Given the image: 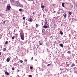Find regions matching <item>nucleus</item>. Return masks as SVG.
I'll return each mask as SVG.
<instances>
[{
  "mask_svg": "<svg viewBox=\"0 0 77 77\" xmlns=\"http://www.w3.org/2000/svg\"><path fill=\"white\" fill-rule=\"evenodd\" d=\"M19 11L21 12V11H22V9H21V8H20V9H19Z\"/></svg>",
  "mask_w": 77,
  "mask_h": 77,
  "instance_id": "nucleus-20",
  "label": "nucleus"
},
{
  "mask_svg": "<svg viewBox=\"0 0 77 77\" xmlns=\"http://www.w3.org/2000/svg\"><path fill=\"white\" fill-rule=\"evenodd\" d=\"M29 22H32V21H33V19L32 18H29Z\"/></svg>",
  "mask_w": 77,
  "mask_h": 77,
  "instance_id": "nucleus-5",
  "label": "nucleus"
},
{
  "mask_svg": "<svg viewBox=\"0 0 77 77\" xmlns=\"http://www.w3.org/2000/svg\"><path fill=\"white\" fill-rule=\"evenodd\" d=\"M7 8L9 10V11L10 10V6H7Z\"/></svg>",
  "mask_w": 77,
  "mask_h": 77,
  "instance_id": "nucleus-7",
  "label": "nucleus"
},
{
  "mask_svg": "<svg viewBox=\"0 0 77 77\" xmlns=\"http://www.w3.org/2000/svg\"><path fill=\"white\" fill-rule=\"evenodd\" d=\"M55 6V5H54V4H53V6Z\"/></svg>",
  "mask_w": 77,
  "mask_h": 77,
  "instance_id": "nucleus-33",
  "label": "nucleus"
},
{
  "mask_svg": "<svg viewBox=\"0 0 77 77\" xmlns=\"http://www.w3.org/2000/svg\"><path fill=\"white\" fill-rule=\"evenodd\" d=\"M15 32V30H14V32Z\"/></svg>",
  "mask_w": 77,
  "mask_h": 77,
  "instance_id": "nucleus-37",
  "label": "nucleus"
},
{
  "mask_svg": "<svg viewBox=\"0 0 77 77\" xmlns=\"http://www.w3.org/2000/svg\"><path fill=\"white\" fill-rule=\"evenodd\" d=\"M5 74H6L7 75H9V73L7 72H5Z\"/></svg>",
  "mask_w": 77,
  "mask_h": 77,
  "instance_id": "nucleus-11",
  "label": "nucleus"
},
{
  "mask_svg": "<svg viewBox=\"0 0 77 77\" xmlns=\"http://www.w3.org/2000/svg\"><path fill=\"white\" fill-rule=\"evenodd\" d=\"M5 22H6V21L5 20H4L3 21V23H4V24H5Z\"/></svg>",
  "mask_w": 77,
  "mask_h": 77,
  "instance_id": "nucleus-24",
  "label": "nucleus"
},
{
  "mask_svg": "<svg viewBox=\"0 0 77 77\" xmlns=\"http://www.w3.org/2000/svg\"><path fill=\"white\" fill-rule=\"evenodd\" d=\"M60 34L61 35H63V32L62 31H60Z\"/></svg>",
  "mask_w": 77,
  "mask_h": 77,
  "instance_id": "nucleus-14",
  "label": "nucleus"
},
{
  "mask_svg": "<svg viewBox=\"0 0 77 77\" xmlns=\"http://www.w3.org/2000/svg\"><path fill=\"white\" fill-rule=\"evenodd\" d=\"M63 16H64V18H66V14H65V15H64V14H63Z\"/></svg>",
  "mask_w": 77,
  "mask_h": 77,
  "instance_id": "nucleus-10",
  "label": "nucleus"
},
{
  "mask_svg": "<svg viewBox=\"0 0 77 77\" xmlns=\"http://www.w3.org/2000/svg\"><path fill=\"white\" fill-rule=\"evenodd\" d=\"M51 65V64H48L47 65V66H50Z\"/></svg>",
  "mask_w": 77,
  "mask_h": 77,
  "instance_id": "nucleus-21",
  "label": "nucleus"
},
{
  "mask_svg": "<svg viewBox=\"0 0 77 77\" xmlns=\"http://www.w3.org/2000/svg\"><path fill=\"white\" fill-rule=\"evenodd\" d=\"M11 59H9V58H8L7 59L6 61L7 62H9L10 60Z\"/></svg>",
  "mask_w": 77,
  "mask_h": 77,
  "instance_id": "nucleus-2",
  "label": "nucleus"
},
{
  "mask_svg": "<svg viewBox=\"0 0 77 77\" xmlns=\"http://www.w3.org/2000/svg\"><path fill=\"white\" fill-rule=\"evenodd\" d=\"M64 5H65V3H63L62 4V6L63 8H64V7H65V6H64Z\"/></svg>",
  "mask_w": 77,
  "mask_h": 77,
  "instance_id": "nucleus-9",
  "label": "nucleus"
},
{
  "mask_svg": "<svg viewBox=\"0 0 77 77\" xmlns=\"http://www.w3.org/2000/svg\"><path fill=\"white\" fill-rule=\"evenodd\" d=\"M14 38H15V36H13V37L12 38V39H15Z\"/></svg>",
  "mask_w": 77,
  "mask_h": 77,
  "instance_id": "nucleus-12",
  "label": "nucleus"
},
{
  "mask_svg": "<svg viewBox=\"0 0 77 77\" xmlns=\"http://www.w3.org/2000/svg\"><path fill=\"white\" fill-rule=\"evenodd\" d=\"M8 41H6L5 43V44H8Z\"/></svg>",
  "mask_w": 77,
  "mask_h": 77,
  "instance_id": "nucleus-15",
  "label": "nucleus"
},
{
  "mask_svg": "<svg viewBox=\"0 0 77 77\" xmlns=\"http://www.w3.org/2000/svg\"><path fill=\"white\" fill-rule=\"evenodd\" d=\"M3 50V51H6V48H4Z\"/></svg>",
  "mask_w": 77,
  "mask_h": 77,
  "instance_id": "nucleus-13",
  "label": "nucleus"
},
{
  "mask_svg": "<svg viewBox=\"0 0 77 77\" xmlns=\"http://www.w3.org/2000/svg\"><path fill=\"white\" fill-rule=\"evenodd\" d=\"M40 45H42V43H40Z\"/></svg>",
  "mask_w": 77,
  "mask_h": 77,
  "instance_id": "nucleus-30",
  "label": "nucleus"
},
{
  "mask_svg": "<svg viewBox=\"0 0 77 77\" xmlns=\"http://www.w3.org/2000/svg\"><path fill=\"white\" fill-rule=\"evenodd\" d=\"M30 68L31 69H33V67H32V66L30 67Z\"/></svg>",
  "mask_w": 77,
  "mask_h": 77,
  "instance_id": "nucleus-22",
  "label": "nucleus"
},
{
  "mask_svg": "<svg viewBox=\"0 0 77 77\" xmlns=\"http://www.w3.org/2000/svg\"><path fill=\"white\" fill-rule=\"evenodd\" d=\"M12 70H14V67H12Z\"/></svg>",
  "mask_w": 77,
  "mask_h": 77,
  "instance_id": "nucleus-27",
  "label": "nucleus"
},
{
  "mask_svg": "<svg viewBox=\"0 0 77 77\" xmlns=\"http://www.w3.org/2000/svg\"><path fill=\"white\" fill-rule=\"evenodd\" d=\"M63 72H66V70H65V71L64 70V71H63Z\"/></svg>",
  "mask_w": 77,
  "mask_h": 77,
  "instance_id": "nucleus-28",
  "label": "nucleus"
},
{
  "mask_svg": "<svg viewBox=\"0 0 77 77\" xmlns=\"http://www.w3.org/2000/svg\"><path fill=\"white\" fill-rule=\"evenodd\" d=\"M23 20H25V19H26V17H23Z\"/></svg>",
  "mask_w": 77,
  "mask_h": 77,
  "instance_id": "nucleus-25",
  "label": "nucleus"
},
{
  "mask_svg": "<svg viewBox=\"0 0 77 77\" xmlns=\"http://www.w3.org/2000/svg\"><path fill=\"white\" fill-rule=\"evenodd\" d=\"M24 33L21 32L20 33V37L22 40H24Z\"/></svg>",
  "mask_w": 77,
  "mask_h": 77,
  "instance_id": "nucleus-1",
  "label": "nucleus"
},
{
  "mask_svg": "<svg viewBox=\"0 0 77 77\" xmlns=\"http://www.w3.org/2000/svg\"><path fill=\"white\" fill-rule=\"evenodd\" d=\"M45 25H48V24L47 23V22H46L45 23Z\"/></svg>",
  "mask_w": 77,
  "mask_h": 77,
  "instance_id": "nucleus-19",
  "label": "nucleus"
},
{
  "mask_svg": "<svg viewBox=\"0 0 77 77\" xmlns=\"http://www.w3.org/2000/svg\"><path fill=\"white\" fill-rule=\"evenodd\" d=\"M56 12V11H54V14Z\"/></svg>",
  "mask_w": 77,
  "mask_h": 77,
  "instance_id": "nucleus-34",
  "label": "nucleus"
},
{
  "mask_svg": "<svg viewBox=\"0 0 77 77\" xmlns=\"http://www.w3.org/2000/svg\"><path fill=\"white\" fill-rule=\"evenodd\" d=\"M60 47H63V44H60Z\"/></svg>",
  "mask_w": 77,
  "mask_h": 77,
  "instance_id": "nucleus-8",
  "label": "nucleus"
},
{
  "mask_svg": "<svg viewBox=\"0 0 77 77\" xmlns=\"http://www.w3.org/2000/svg\"><path fill=\"white\" fill-rule=\"evenodd\" d=\"M43 27L44 28V29H47V28H48V26H47L44 25L43 26Z\"/></svg>",
  "mask_w": 77,
  "mask_h": 77,
  "instance_id": "nucleus-4",
  "label": "nucleus"
},
{
  "mask_svg": "<svg viewBox=\"0 0 77 77\" xmlns=\"http://www.w3.org/2000/svg\"><path fill=\"white\" fill-rule=\"evenodd\" d=\"M1 54H2V53L0 52V56L1 55Z\"/></svg>",
  "mask_w": 77,
  "mask_h": 77,
  "instance_id": "nucleus-35",
  "label": "nucleus"
},
{
  "mask_svg": "<svg viewBox=\"0 0 77 77\" xmlns=\"http://www.w3.org/2000/svg\"><path fill=\"white\" fill-rule=\"evenodd\" d=\"M35 26H36V28H38V24H36L35 25Z\"/></svg>",
  "mask_w": 77,
  "mask_h": 77,
  "instance_id": "nucleus-16",
  "label": "nucleus"
},
{
  "mask_svg": "<svg viewBox=\"0 0 77 77\" xmlns=\"http://www.w3.org/2000/svg\"><path fill=\"white\" fill-rule=\"evenodd\" d=\"M58 14H60V12H58Z\"/></svg>",
  "mask_w": 77,
  "mask_h": 77,
  "instance_id": "nucleus-36",
  "label": "nucleus"
},
{
  "mask_svg": "<svg viewBox=\"0 0 77 77\" xmlns=\"http://www.w3.org/2000/svg\"><path fill=\"white\" fill-rule=\"evenodd\" d=\"M71 53V51H67V53Z\"/></svg>",
  "mask_w": 77,
  "mask_h": 77,
  "instance_id": "nucleus-26",
  "label": "nucleus"
},
{
  "mask_svg": "<svg viewBox=\"0 0 77 77\" xmlns=\"http://www.w3.org/2000/svg\"><path fill=\"white\" fill-rule=\"evenodd\" d=\"M32 77V76L31 75H29V77Z\"/></svg>",
  "mask_w": 77,
  "mask_h": 77,
  "instance_id": "nucleus-23",
  "label": "nucleus"
},
{
  "mask_svg": "<svg viewBox=\"0 0 77 77\" xmlns=\"http://www.w3.org/2000/svg\"><path fill=\"white\" fill-rule=\"evenodd\" d=\"M32 14H33V15H34L35 14V13L34 12H33L32 13Z\"/></svg>",
  "mask_w": 77,
  "mask_h": 77,
  "instance_id": "nucleus-31",
  "label": "nucleus"
},
{
  "mask_svg": "<svg viewBox=\"0 0 77 77\" xmlns=\"http://www.w3.org/2000/svg\"><path fill=\"white\" fill-rule=\"evenodd\" d=\"M41 6L42 9H44V6L43 5V4H42V3L41 4Z\"/></svg>",
  "mask_w": 77,
  "mask_h": 77,
  "instance_id": "nucleus-3",
  "label": "nucleus"
},
{
  "mask_svg": "<svg viewBox=\"0 0 77 77\" xmlns=\"http://www.w3.org/2000/svg\"><path fill=\"white\" fill-rule=\"evenodd\" d=\"M73 66H75V64H74L73 63L72 64L71 67H72Z\"/></svg>",
  "mask_w": 77,
  "mask_h": 77,
  "instance_id": "nucleus-6",
  "label": "nucleus"
},
{
  "mask_svg": "<svg viewBox=\"0 0 77 77\" xmlns=\"http://www.w3.org/2000/svg\"><path fill=\"white\" fill-rule=\"evenodd\" d=\"M33 57H32L31 58V60H33Z\"/></svg>",
  "mask_w": 77,
  "mask_h": 77,
  "instance_id": "nucleus-29",
  "label": "nucleus"
},
{
  "mask_svg": "<svg viewBox=\"0 0 77 77\" xmlns=\"http://www.w3.org/2000/svg\"><path fill=\"white\" fill-rule=\"evenodd\" d=\"M20 63H23V60H20Z\"/></svg>",
  "mask_w": 77,
  "mask_h": 77,
  "instance_id": "nucleus-18",
  "label": "nucleus"
},
{
  "mask_svg": "<svg viewBox=\"0 0 77 77\" xmlns=\"http://www.w3.org/2000/svg\"><path fill=\"white\" fill-rule=\"evenodd\" d=\"M20 71L19 70H18L17 71V72H19Z\"/></svg>",
  "mask_w": 77,
  "mask_h": 77,
  "instance_id": "nucleus-32",
  "label": "nucleus"
},
{
  "mask_svg": "<svg viewBox=\"0 0 77 77\" xmlns=\"http://www.w3.org/2000/svg\"><path fill=\"white\" fill-rule=\"evenodd\" d=\"M69 14V15H71V14H72V13H71V12H70Z\"/></svg>",
  "mask_w": 77,
  "mask_h": 77,
  "instance_id": "nucleus-17",
  "label": "nucleus"
}]
</instances>
